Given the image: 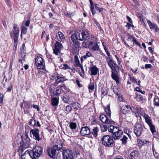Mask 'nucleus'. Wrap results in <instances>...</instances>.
Returning <instances> with one entry per match:
<instances>
[{
	"mask_svg": "<svg viewBox=\"0 0 159 159\" xmlns=\"http://www.w3.org/2000/svg\"><path fill=\"white\" fill-rule=\"evenodd\" d=\"M81 36L78 33H75L71 35V39L74 44H76L78 43L77 40L83 41L86 40L89 38V34L88 31L85 30H82L81 31Z\"/></svg>",
	"mask_w": 159,
	"mask_h": 159,
	"instance_id": "obj_1",
	"label": "nucleus"
},
{
	"mask_svg": "<svg viewBox=\"0 0 159 159\" xmlns=\"http://www.w3.org/2000/svg\"><path fill=\"white\" fill-rule=\"evenodd\" d=\"M21 137L22 142L19 148V151L21 152H22L24 149H26L29 147L30 139L28 135L27 132H25L24 139L22 136L21 135Z\"/></svg>",
	"mask_w": 159,
	"mask_h": 159,
	"instance_id": "obj_2",
	"label": "nucleus"
},
{
	"mask_svg": "<svg viewBox=\"0 0 159 159\" xmlns=\"http://www.w3.org/2000/svg\"><path fill=\"white\" fill-rule=\"evenodd\" d=\"M112 137L108 135H104L102 138V144L106 147H112L114 144V141Z\"/></svg>",
	"mask_w": 159,
	"mask_h": 159,
	"instance_id": "obj_3",
	"label": "nucleus"
},
{
	"mask_svg": "<svg viewBox=\"0 0 159 159\" xmlns=\"http://www.w3.org/2000/svg\"><path fill=\"white\" fill-rule=\"evenodd\" d=\"M32 153L33 159H39L43 153V149L40 147H36L33 150H29Z\"/></svg>",
	"mask_w": 159,
	"mask_h": 159,
	"instance_id": "obj_4",
	"label": "nucleus"
},
{
	"mask_svg": "<svg viewBox=\"0 0 159 159\" xmlns=\"http://www.w3.org/2000/svg\"><path fill=\"white\" fill-rule=\"evenodd\" d=\"M142 116L144 118L145 122L149 126L152 134H153L156 132V130L155 126L152 123V119L147 114H143Z\"/></svg>",
	"mask_w": 159,
	"mask_h": 159,
	"instance_id": "obj_5",
	"label": "nucleus"
},
{
	"mask_svg": "<svg viewBox=\"0 0 159 159\" xmlns=\"http://www.w3.org/2000/svg\"><path fill=\"white\" fill-rule=\"evenodd\" d=\"M10 35L14 39V46H16L17 44L18 37L19 35V29L17 27V25H14L13 30L11 33Z\"/></svg>",
	"mask_w": 159,
	"mask_h": 159,
	"instance_id": "obj_6",
	"label": "nucleus"
},
{
	"mask_svg": "<svg viewBox=\"0 0 159 159\" xmlns=\"http://www.w3.org/2000/svg\"><path fill=\"white\" fill-rule=\"evenodd\" d=\"M35 64L38 69L43 70L45 67V62L42 57L37 56L35 58Z\"/></svg>",
	"mask_w": 159,
	"mask_h": 159,
	"instance_id": "obj_7",
	"label": "nucleus"
},
{
	"mask_svg": "<svg viewBox=\"0 0 159 159\" xmlns=\"http://www.w3.org/2000/svg\"><path fill=\"white\" fill-rule=\"evenodd\" d=\"M63 159H74L72 150L68 149H64L62 152Z\"/></svg>",
	"mask_w": 159,
	"mask_h": 159,
	"instance_id": "obj_8",
	"label": "nucleus"
},
{
	"mask_svg": "<svg viewBox=\"0 0 159 159\" xmlns=\"http://www.w3.org/2000/svg\"><path fill=\"white\" fill-rule=\"evenodd\" d=\"M134 132L136 136H140L143 131V128L141 124L139 123H136L134 126Z\"/></svg>",
	"mask_w": 159,
	"mask_h": 159,
	"instance_id": "obj_9",
	"label": "nucleus"
},
{
	"mask_svg": "<svg viewBox=\"0 0 159 159\" xmlns=\"http://www.w3.org/2000/svg\"><path fill=\"white\" fill-rule=\"evenodd\" d=\"M106 60L108 66L113 71H117L118 70L119 66L117 64L114 62L112 59L110 57H106Z\"/></svg>",
	"mask_w": 159,
	"mask_h": 159,
	"instance_id": "obj_10",
	"label": "nucleus"
},
{
	"mask_svg": "<svg viewBox=\"0 0 159 159\" xmlns=\"http://www.w3.org/2000/svg\"><path fill=\"white\" fill-rule=\"evenodd\" d=\"M89 48L91 51L97 52L99 50V47L96 41H91L89 42Z\"/></svg>",
	"mask_w": 159,
	"mask_h": 159,
	"instance_id": "obj_11",
	"label": "nucleus"
},
{
	"mask_svg": "<svg viewBox=\"0 0 159 159\" xmlns=\"http://www.w3.org/2000/svg\"><path fill=\"white\" fill-rule=\"evenodd\" d=\"M114 131L113 134H111L112 137L116 140L120 139L123 133L122 131L117 127L114 130Z\"/></svg>",
	"mask_w": 159,
	"mask_h": 159,
	"instance_id": "obj_12",
	"label": "nucleus"
},
{
	"mask_svg": "<svg viewBox=\"0 0 159 159\" xmlns=\"http://www.w3.org/2000/svg\"><path fill=\"white\" fill-rule=\"evenodd\" d=\"M62 44L58 41H56L55 44V48L53 49L54 53L56 55H58L61 52V50L63 48Z\"/></svg>",
	"mask_w": 159,
	"mask_h": 159,
	"instance_id": "obj_13",
	"label": "nucleus"
},
{
	"mask_svg": "<svg viewBox=\"0 0 159 159\" xmlns=\"http://www.w3.org/2000/svg\"><path fill=\"white\" fill-rule=\"evenodd\" d=\"M30 133L32 134L33 138L36 140L39 141L41 140L42 138L39 136V131L38 129H31Z\"/></svg>",
	"mask_w": 159,
	"mask_h": 159,
	"instance_id": "obj_14",
	"label": "nucleus"
},
{
	"mask_svg": "<svg viewBox=\"0 0 159 159\" xmlns=\"http://www.w3.org/2000/svg\"><path fill=\"white\" fill-rule=\"evenodd\" d=\"M56 75H53L51 76V79L52 80H53L55 78H57L55 83V84H58L60 83L63 82L64 81L67 80L66 78L64 76H59L57 75L56 76Z\"/></svg>",
	"mask_w": 159,
	"mask_h": 159,
	"instance_id": "obj_15",
	"label": "nucleus"
},
{
	"mask_svg": "<svg viewBox=\"0 0 159 159\" xmlns=\"http://www.w3.org/2000/svg\"><path fill=\"white\" fill-rule=\"evenodd\" d=\"M147 22L149 27L152 31H153L155 33L157 32L159 33V28L156 24L152 22L149 20H147Z\"/></svg>",
	"mask_w": 159,
	"mask_h": 159,
	"instance_id": "obj_16",
	"label": "nucleus"
},
{
	"mask_svg": "<svg viewBox=\"0 0 159 159\" xmlns=\"http://www.w3.org/2000/svg\"><path fill=\"white\" fill-rule=\"evenodd\" d=\"M91 133L90 129L87 126L81 128L80 134L81 135H88Z\"/></svg>",
	"mask_w": 159,
	"mask_h": 159,
	"instance_id": "obj_17",
	"label": "nucleus"
},
{
	"mask_svg": "<svg viewBox=\"0 0 159 159\" xmlns=\"http://www.w3.org/2000/svg\"><path fill=\"white\" fill-rule=\"evenodd\" d=\"M24 112L25 113L28 114L29 113L32 107L31 104L29 102H24Z\"/></svg>",
	"mask_w": 159,
	"mask_h": 159,
	"instance_id": "obj_18",
	"label": "nucleus"
},
{
	"mask_svg": "<svg viewBox=\"0 0 159 159\" xmlns=\"http://www.w3.org/2000/svg\"><path fill=\"white\" fill-rule=\"evenodd\" d=\"M32 154L29 150H27L21 156V159H33Z\"/></svg>",
	"mask_w": 159,
	"mask_h": 159,
	"instance_id": "obj_19",
	"label": "nucleus"
},
{
	"mask_svg": "<svg viewBox=\"0 0 159 159\" xmlns=\"http://www.w3.org/2000/svg\"><path fill=\"white\" fill-rule=\"evenodd\" d=\"M121 110L124 114H126L130 112L131 111V108L129 106L123 105L121 107Z\"/></svg>",
	"mask_w": 159,
	"mask_h": 159,
	"instance_id": "obj_20",
	"label": "nucleus"
},
{
	"mask_svg": "<svg viewBox=\"0 0 159 159\" xmlns=\"http://www.w3.org/2000/svg\"><path fill=\"white\" fill-rule=\"evenodd\" d=\"M100 120L103 123L109 124L111 122L110 120L107 117V116L104 114H101L99 116Z\"/></svg>",
	"mask_w": 159,
	"mask_h": 159,
	"instance_id": "obj_21",
	"label": "nucleus"
},
{
	"mask_svg": "<svg viewBox=\"0 0 159 159\" xmlns=\"http://www.w3.org/2000/svg\"><path fill=\"white\" fill-rule=\"evenodd\" d=\"M139 154V152L134 150L131 152L129 156V159H137Z\"/></svg>",
	"mask_w": 159,
	"mask_h": 159,
	"instance_id": "obj_22",
	"label": "nucleus"
},
{
	"mask_svg": "<svg viewBox=\"0 0 159 159\" xmlns=\"http://www.w3.org/2000/svg\"><path fill=\"white\" fill-rule=\"evenodd\" d=\"M48 155L51 157L54 158L56 153V151L53 148H49L47 149Z\"/></svg>",
	"mask_w": 159,
	"mask_h": 159,
	"instance_id": "obj_23",
	"label": "nucleus"
},
{
	"mask_svg": "<svg viewBox=\"0 0 159 159\" xmlns=\"http://www.w3.org/2000/svg\"><path fill=\"white\" fill-rule=\"evenodd\" d=\"M137 142L139 144H140L141 146L146 145L148 146L150 145L151 142H149L146 139L141 140L140 139H138Z\"/></svg>",
	"mask_w": 159,
	"mask_h": 159,
	"instance_id": "obj_24",
	"label": "nucleus"
},
{
	"mask_svg": "<svg viewBox=\"0 0 159 159\" xmlns=\"http://www.w3.org/2000/svg\"><path fill=\"white\" fill-rule=\"evenodd\" d=\"M71 105L74 108L75 111L76 110H80L81 109V106L80 104L77 102H73L71 103Z\"/></svg>",
	"mask_w": 159,
	"mask_h": 159,
	"instance_id": "obj_25",
	"label": "nucleus"
},
{
	"mask_svg": "<svg viewBox=\"0 0 159 159\" xmlns=\"http://www.w3.org/2000/svg\"><path fill=\"white\" fill-rule=\"evenodd\" d=\"M98 71V68L95 66H93L91 67L90 71L91 74L92 75H96Z\"/></svg>",
	"mask_w": 159,
	"mask_h": 159,
	"instance_id": "obj_26",
	"label": "nucleus"
},
{
	"mask_svg": "<svg viewBox=\"0 0 159 159\" xmlns=\"http://www.w3.org/2000/svg\"><path fill=\"white\" fill-rule=\"evenodd\" d=\"M56 38L58 41L61 42L65 39V36L61 31H59L56 35Z\"/></svg>",
	"mask_w": 159,
	"mask_h": 159,
	"instance_id": "obj_27",
	"label": "nucleus"
},
{
	"mask_svg": "<svg viewBox=\"0 0 159 159\" xmlns=\"http://www.w3.org/2000/svg\"><path fill=\"white\" fill-rule=\"evenodd\" d=\"M51 104L53 106H57L59 103V97H53L51 99Z\"/></svg>",
	"mask_w": 159,
	"mask_h": 159,
	"instance_id": "obj_28",
	"label": "nucleus"
},
{
	"mask_svg": "<svg viewBox=\"0 0 159 159\" xmlns=\"http://www.w3.org/2000/svg\"><path fill=\"white\" fill-rule=\"evenodd\" d=\"M111 76L112 78L115 81L117 84L120 83L119 77L116 73L112 71L111 73Z\"/></svg>",
	"mask_w": 159,
	"mask_h": 159,
	"instance_id": "obj_29",
	"label": "nucleus"
},
{
	"mask_svg": "<svg viewBox=\"0 0 159 159\" xmlns=\"http://www.w3.org/2000/svg\"><path fill=\"white\" fill-rule=\"evenodd\" d=\"M135 98L136 100L138 102H143V98L142 96L139 93H136Z\"/></svg>",
	"mask_w": 159,
	"mask_h": 159,
	"instance_id": "obj_30",
	"label": "nucleus"
},
{
	"mask_svg": "<svg viewBox=\"0 0 159 159\" xmlns=\"http://www.w3.org/2000/svg\"><path fill=\"white\" fill-rule=\"evenodd\" d=\"M59 144L57 143L55 144L53 147V149H55V150H59L61 149L62 147L63 143L61 142Z\"/></svg>",
	"mask_w": 159,
	"mask_h": 159,
	"instance_id": "obj_31",
	"label": "nucleus"
},
{
	"mask_svg": "<svg viewBox=\"0 0 159 159\" xmlns=\"http://www.w3.org/2000/svg\"><path fill=\"white\" fill-rule=\"evenodd\" d=\"M99 129L97 127H94L91 132V134L93 135V137L96 138L97 137L98 132Z\"/></svg>",
	"mask_w": 159,
	"mask_h": 159,
	"instance_id": "obj_32",
	"label": "nucleus"
},
{
	"mask_svg": "<svg viewBox=\"0 0 159 159\" xmlns=\"http://www.w3.org/2000/svg\"><path fill=\"white\" fill-rule=\"evenodd\" d=\"M62 93L60 86L57 87L53 92V94L56 95H59Z\"/></svg>",
	"mask_w": 159,
	"mask_h": 159,
	"instance_id": "obj_33",
	"label": "nucleus"
},
{
	"mask_svg": "<svg viewBox=\"0 0 159 159\" xmlns=\"http://www.w3.org/2000/svg\"><path fill=\"white\" fill-rule=\"evenodd\" d=\"M117 128V127L116 126L110 125L109 126H108V131L109 132L111 133V134H113L114 132L115 131L114 130Z\"/></svg>",
	"mask_w": 159,
	"mask_h": 159,
	"instance_id": "obj_34",
	"label": "nucleus"
},
{
	"mask_svg": "<svg viewBox=\"0 0 159 159\" xmlns=\"http://www.w3.org/2000/svg\"><path fill=\"white\" fill-rule=\"evenodd\" d=\"M69 127L73 132L75 131V129L77 127L76 123L71 122L69 124Z\"/></svg>",
	"mask_w": 159,
	"mask_h": 159,
	"instance_id": "obj_35",
	"label": "nucleus"
},
{
	"mask_svg": "<svg viewBox=\"0 0 159 159\" xmlns=\"http://www.w3.org/2000/svg\"><path fill=\"white\" fill-rule=\"evenodd\" d=\"M100 129L101 131L103 132H105L108 130V127L107 125L104 124H102L100 125Z\"/></svg>",
	"mask_w": 159,
	"mask_h": 159,
	"instance_id": "obj_36",
	"label": "nucleus"
},
{
	"mask_svg": "<svg viewBox=\"0 0 159 159\" xmlns=\"http://www.w3.org/2000/svg\"><path fill=\"white\" fill-rule=\"evenodd\" d=\"M60 87L62 93L69 92L70 91V89L65 85H63L62 86H60Z\"/></svg>",
	"mask_w": 159,
	"mask_h": 159,
	"instance_id": "obj_37",
	"label": "nucleus"
},
{
	"mask_svg": "<svg viewBox=\"0 0 159 159\" xmlns=\"http://www.w3.org/2000/svg\"><path fill=\"white\" fill-rule=\"evenodd\" d=\"M154 105L156 106L159 107V98L157 96H155L154 99Z\"/></svg>",
	"mask_w": 159,
	"mask_h": 159,
	"instance_id": "obj_38",
	"label": "nucleus"
},
{
	"mask_svg": "<svg viewBox=\"0 0 159 159\" xmlns=\"http://www.w3.org/2000/svg\"><path fill=\"white\" fill-rule=\"evenodd\" d=\"M29 124L32 126H34L36 125V121L34 117L33 116L31 119H30Z\"/></svg>",
	"mask_w": 159,
	"mask_h": 159,
	"instance_id": "obj_39",
	"label": "nucleus"
},
{
	"mask_svg": "<svg viewBox=\"0 0 159 159\" xmlns=\"http://www.w3.org/2000/svg\"><path fill=\"white\" fill-rule=\"evenodd\" d=\"M133 108L135 110V113L136 116H140L139 115V113H140L141 111V108L138 107H133Z\"/></svg>",
	"mask_w": 159,
	"mask_h": 159,
	"instance_id": "obj_40",
	"label": "nucleus"
},
{
	"mask_svg": "<svg viewBox=\"0 0 159 159\" xmlns=\"http://www.w3.org/2000/svg\"><path fill=\"white\" fill-rule=\"evenodd\" d=\"M105 111L108 116L110 117L111 116V111L110 110L109 104L108 105L107 107L105 108Z\"/></svg>",
	"mask_w": 159,
	"mask_h": 159,
	"instance_id": "obj_41",
	"label": "nucleus"
},
{
	"mask_svg": "<svg viewBox=\"0 0 159 159\" xmlns=\"http://www.w3.org/2000/svg\"><path fill=\"white\" fill-rule=\"evenodd\" d=\"M95 6V8L99 12H101L103 11V8L99 4H96Z\"/></svg>",
	"mask_w": 159,
	"mask_h": 159,
	"instance_id": "obj_42",
	"label": "nucleus"
},
{
	"mask_svg": "<svg viewBox=\"0 0 159 159\" xmlns=\"http://www.w3.org/2000/svg\"><path fill=\"white\" fill-rule=\"evenodd\" d=\"M70 98L68 95H65L63 98L62 99L65 103H68L70 102Z\"/></svg>",
	"mask_w": 159,
	"mask_h": 159,
	"instance_id": "obj_43",
	"label": "nucleus"
},
{
	"mask_svg": "<svg viewBox=\"0 0 159 159\" xmlns=\"http://www.w3.org/2000/svg\"><path fill=\"white\" fill-rule=\"evenodd\" d=\"M135 38L133 36L131 35H128V37L127 40L129 42L131 43L132 42H133Z\"/></svg>",
	"mask_w": 159,
	"mask_h": 159,
	"instance_id": "obj_44",
	"label": "nucleus"
},
{
	"mask_svg": "<svg viewBox=\"0 0 159 159\" xmlns=\"http://www.w3.org/2000/svg\"><path fill=\"white\" fill-rule=\"evenodd\" d=\"M72 110V107H71L69 105H68L66 106V107L65 109V111H66L65 112L66 114L69 113H70Z\"/></svg>",
	"mask_w": 159,
	"mask_h": 159,
	"instance_id": "obj_45",
	"label": "nucleus"
},
{
	"mask_svg": "<svg viewBox=\"0 0 159 159\" xmlns=\"http://www.w3.org/2000/svg\"><path fill=\"white\" fill-rule=\"evenodd\" d=\"M21 30L22 34H25L27 33V28L22 25L21 27Z\"/></svg>",
	"mask_w": 159,
	"mask_h": 159,
	"instance_id": "obj_46",
	"label": "nucleus"
},
{
	"mask_svg": "<svg viewBox=\"0 0 159 159\" xmlns=\"http://www.w3.org/2000/svg\"><path fill=\"white\" fill-rule=\"evenodd\" d=\"M22 47L21 48V51L22 52L21 54L22 55L21 56H23L24 57H25V45L24 44H23L22 46Z\"/></svg>",
	"mask_w": 159,
	"mask_h": 159,
	"instance_id": "obj_47",
	"label": "nucleus"
},
{
	"mask_svg": "<svg viewBox=\"0 0 159 159\" xmlns=\"http://www.w3.org/2000/svg\"><path fill=\"white\" fill-rule=\"evenodd\" d=\"M127 137L125 135H124L123 138L121 139V140L122 141L123 144H125L127 142Z\"/></svg>",
	"mask_w": 159,
	"mask_h": 159,
	"instance_id": "obj_48",
	"label": "nucleus"
},
{
	"mask_svg": "<svg viewBox=\"0 0 159 159\" xmlns=\"http://www.w3.org/2000/svg\"><path fill=\"white\" fill-rule=\"evenodd\" d=\"M130 80L131 81H132L133 83H137L136 80L134 78L133 76H129Z\"/></svg>",
	"mask_w": 159,
	"mask_h": 159,
	"instance_id": "obj_49",
	"label": "nucleus"
},
{
	"mask_svg": "<svg viewBox=\"0 0 159 159\" xmlns=\"http://www.w3.org/2000/svg\"><path fill=\"white\" fill-rule=\"evenodd\" d=\"M85 55L88 57L92 56V53L90 51L86 53Z\"/></svg>",
	"mask_w": 159,
	"mask_h": 159,
	"instance_id": "obj_50",
	"label": "nucleus"
},
{
	"mask_svg": "<svg viewBox=\"0 0 159 159\" xmlns=\"http://www.w3.org/2000/svg\"><path fill=\"white\" fill-rule=\"evenodd\" d=\"M89 89V90H93L94 89V87L93 84H91L89 85L88 87Z\"/></svg>",
	"mask_w": 159,
	"mask_h": 159,
	"instance_id": "obj_51",
	"label": "nucleus"
},
{
	"mask_svg": "<svg viewBox=\"0 0 159 159\" xmlns=\"http://www.w3.org/2000/svg\"><path fill=\"white\" fill-rule=\"evenodd\" d=\"M70 67L66 64H64L62 67V69L65 70L69 69Z\"/></svg>",
	"mask_w": 159,
	"mask_h": 159,
	"instance_id": "obj_52",
	"label": "nucleus"
},
{
	"mask_svg": "<svg viewBox=\"0 0 159 159\" xmlns=\"http://www.w3.org/2000/svg\"><path fill=\"white\" fill-rule=\"evenodd\" d=\"M32 107L34 108L35 109H37V111H39V106L38 105H35L34 104H33V105Z\"/></svg>",
	"mask_w": 159,
	"mask_h": 159,
	"instance_id": "obj_53",
	"label": "nucleus"
},
{
	"mask_svg": "<svg viewBox=\"0 0 159 159\" xmlns=\"http://www.w3.org/2000/svg\"><path fill=\"white\" fill-rule=\"evenodd\" d=\"M75 62V66L77 67H80L82 65L80 64V61H78Z\"/></svg>",
	"mask_w": 159,
	"mask_h": 159,
	"instance_id": "obj_54",
	"label": "nucleus"
},
{
	"mask_svg": "<svg viewBox=\"0 0 159 159\" xmlns=\"http://www.w3.org/2000/svg\"><path fill=\"white\" fill-rule=\"evenodd\" d=\"M152 67V66L150 64H146L145 65V68L146 69L150 68Z\"/></svg>",
	"mask_w": 159,
	"mask_h": 159,
	"instance_id": "obj_55",
	"label": "nucleus"
},
{
	"mask_svg": "<svg viewBox=\"0 0 159 159\" xmlns=\"http://www.w3.org/2000/svg\"><path fill=\"white\" fill-rule=\"evenodd\" d=\"M87 58L88 57L86 56V55L82 57L80 59L81 62H82V61H84V60H86Z\"/></svg>",
	"mask_w": 159,
	"mask_h": 159,
	"instance_id": "obj_56",
	"label": "nucleus"
},
{
	"mask_svg": "<svg viewBox=\"0 0 159 159\" xmlns=\"http://www.w3.org/2000/svg\"><path fill=\"white\" fill-rule=\"evenodd\" d=\"M104 50H105V51L106 52L107 55L109 57L110 56V52H108V50L106 48V47H105L104 48Z\"/></svg>",
	"mask_w": 159,
	"mask_h": 159,
	"instance_id": "obj_57",
	"label": "nucleus"
},
{
	"mask_svg": "<svg viewBox=\"0 0 159 159\" xmlns=\"http://www.w3.org/2000/svg\"><path fill=\"white\" fill-rule=\"evenodd\" d=\"M76 82L79 87H82V85L80 83V81L78 80L77 79L76 80Z\"/></svg>",
	"mask_w": 159,
	"mask_h": 159,
	"instance_id": "obj_58",
	"label": "nucleus"
},
{
	"mask_svg": "<svg viewBox=\"0 0 159 159\" xmlns=\"http://www.w3.org/2000/svg\"><path fill=\"white\" fill-rule=\"evenodd\" d=\"M113 159H124L122 156L118 155V156H116L115 157H114V158Z\"/></svg>",
	"mask_w": 159,
	"mask_h": 159,
	"instance_id": "obj_59",
	"label": "nucleus"
},
{
	"mask_svg": "<svg viewBox=\"0 0 159 159\" xmlns=\"http://www.w3.org/2000/svg\"><path fill=\"white\" fill-rule=\"evenodd\" d=\"M124 132L126 133L127 135L128 136L129 138H131V136L129 134V131L127 129L124 130Z\"/></svg>",
	"mask_w": 159,
	"mask_h": 159,
	"instance_id": "obj_60",
	"label": "nucleus"
},
{
	"mask_svg": "<svg viewBox=\"0 0 159 159\" xmlns=\"http://www.w3.org/2000/svg\"><path fill=\"white\" fill-rule=\"evenodd\" d=\"M79 61L78 56L77 55H75L74 57L75 62Z\"/></svg>",
	"mask_w": 159,
	"mask_h": 159,
	"instance_id": "obj_61",
	"label": "nucleus"
},
{
	"mask_svg": "<svg viewBox=\"0 0 159 159\" xmlns=\"http://www.w3.org/2000/svg\"><path fill=\"white\" fill-rule=\"evenodd\" d=\"M126 18L127 19V20L129 22H130L131 24L132 23V21L131 19L129 16H127Z\"/></svg>",
	"mask_w": 159,
	"mask_h": 159,
	"instance_id": "obj_62",
	"label": "nucleus"
},
{
	"mask_svg": "<svg viewBox=\"0 0 159 159\" xmlns=\"http://www.w3.org/2000/svg\"><path fill=\"white\" fill-rule=\"evenodd\" d=\"M30 24V20H27L25 23V25L26 26H29Z\"/></svg>",
	"mask_w": 159,
	"mask_h": 159,
	"instance_id": "obj_63",
	"label": "nucleus"
},
{
	"mask_svg": "<svg viewBox=\"0 0 159 159\" xmlns=\"http://www.w3.org/2000/svg\"><path fill=\"white\" fill-rule=\"evenodd\" d=\"M132 25L130 24H129L127 23V25H126V27L127 28L129 29H130V27Z\"/></svg>",
	"mask_w": 159,
	"mask_h": 159,
	"instance_id": "obj_64",
	"label": "nucleus"
}]
</instances>
